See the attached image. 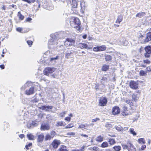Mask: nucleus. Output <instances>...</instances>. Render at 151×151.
<instances>
[{
	"label": "nucleus",
	"instance_id": "7ed1b4c3",
	"mask_svg": "<svg viewBox=\"0 0 151 151\" xmlns=\"http://www.w3.org/2000/svg\"><path fill=\"white\" fill-rule=\"evenodd\" d=\"M70 23L72 27L75 28L76 26L80 25V22L78 18L72 17L70 19Z\"/></svg>",
	"mask_w": 151,
	"mask_h": 151
},
{
	"label": "nucleus",
	"instance_id": "39448f33",
	"mask_svg": "<svg viewBox=\"0 0 151 151\" xmlns=\"http://www.w3.org/2000/svg\"><path fill=\"white\" fill-rule=\"evenodd\" d=\"M107 102V99L104 97H101L99 100L98 105L100 106H106Z\"/></svg>",
	"mask_w": 151,
	"mask_h": 151
},
{
	"label": "nucleus",
	"instance_id": "5fc2aeb1",
	"mask_svg": "<svg viewBox=\"0 0 151 151\" xmlns=\"http://www.w3.org/2000/svg\"><path fill=\"white\" fill-rule=\"evenodd\" d=\"M56 134V132L54 131H52L51 132L50 135L52 138Z\"/></svg>",
	"mask_w": 151,
	"mask_h": 151
},
{
	"label": "nucleus",
	"instance_id": "c03bdc74",
	"mask_svg": "<svg viewBox=\"0 0 151 151\" xmlns=\"http://www.w3.org/2000/svg\"><path fill=\"white\" fill-rule=\"evenodd\" d=\"M52 138L50 134H47L45 136V140H50Z\"/></svg>",
	"mask_w": 151,
	"mask_h": 151
},
{
	"label": "nucleus",
	"instance_id": "b1692460",
	"mask_svg": "<svg viewBox=\"0 0 151 151\" xmlns=\"http://www.w3.org/2000/svg\"><path fill=\"white\" fill-rule=\"evenodd\" d=\"M27 137L29 140H33L35 139V137L31 133H28L27 135Z\"/></svg>",
	"mask_w": 151,
	"mask_h": 151
},
{
	"label": "nucleus",
	"instance_id": "1a4fd4ad",
	"mask_svg": "<svg viewBox=\"0 0 151 151\" xmlns=\"http://www.w3.org/2000/svg\"><path fill=\"white\" fill-rule=\"evenodd\" d=\"M138 83L136 81H131L129 83L130 87L133 89H137L138 88Z\"/></svg>",
	"mask_w": 151,
	"mask_h": 151
},
{
	"label": "nucleus",
	"instance_id": "aec40b11",
	"mask_svg": "<svg viewBox=\"0 0 151 151\" xmlns=\"http://www.w3.org/2000/svg\"><path fill=\"white\" fill-rule=\"evenodd\" d=\"M44 136L42 134H40V135H38L37 141L38 142H42L44 139Z\"/></svg>",
	"mask_w": 151,
	"mask_h": 151
},
{
	"label": "nucleus",
	"instance_id": "09e8293b",
	"mask_svg": "<svg viewBox=\"0 0 151 151\" xmlns=\"http://www.w3.org/2000/svg\"><path fill=\"white\" fill-rule=\"evenodd\" d=\"M85 147V146H83L81 147V149L80 150H73L71 151H84Z\"/></svg>",
	"mask_w": 151,
	"mask_h": 151
},
{
	"label": "nucleus",
	"instance_id": "69168bd1",
	"mask_svg": "<svg viewBox=\"0 0 151 151\" xmlns=\"http://www.w3.org/2000/svg\"><path fill=\"white\" fill-rule=\"evenodd\" d=\"M92 151H98L99 150V148L97 147H94L92 148Z\"/></svg>",
	"mask_w": 151,
	"mask_h": 151
},
{
	"label": "nucleus",
	"instance_id": "cd10ccee",
	"mask_svg": "<svg viewBox=\"0 0 151 151\" xmlns=\"http://www.w3.org/2000/svg\"><path fill=\"white\" fill-rule=\"evenodd\" d=\"M80 5L81 6V10L83 11V10L86 7L85 2L83 1H81L80 3Z\"/></svg>",
	"mask_w": 151,
	"mask_h": 151
},
{
	"label": "nucleus",
	"instance_id": "ddd939ff",
	"mask_svg": "<svg viewBox=\"0 0 151 151\" xmlns=\"http://www.w3.org/2000/svg\"><path fill=\"white\" fill-rule=\"evenodd\" d=\"M151 40V32H149L146 34V37L143 41V43H145Z\"/></svg>",
	"mask_w": 151,
	"mask_h": 151
},
{
	"label": "nucleus",
	"instance_id": "79ce46f5",
	"mask_svg": "<svg viewBox=\"0 0 151 151\" xmlns=\"http://www.w3.org/2000/svg\"><path fill=\"white\" fill-rule=\"evenodd\" d=\"M66 113H67V112L66 111H63V112L60 113L59 114V117H63L65 115V114H66Z\"/></svg>",
	"mask_w": 151,
	"mask_h": 151
},
{
	"label": "nucleus",
	"instance_id": "bf43d9fd",
	"mask_svg": "<svg viewBox=\"0 0 151 151\" xmlns=\"http://www.w3.org/2000/svg\"><path fill=\"white\" fill-rule=\"evenodd\" d=\"M150 53H147L145 52V56L146 58H149L150 56Z\"/></svg>",
	"mask_w": 151,
	"mask_h": 151
},
{
	"label": "nucleus",
	"instance_id": "a878e982",
	"mask_svg": "<svg viewBox=\"0 0 151 151\" xmlns=\"http://www.w3.org/2000/svg\"><path fill=\"white\" fill-rule=\"evenodd\" d=\"M124 102L128 104L130 106H133L134 105L132 101L129 99L125 100Z\"/></svg>",
	"mask_w": 151,
	"mask_h": 151
},
{
	"label": "nucleus",
	"instance_id": "72a5a7b5",
	"mask_svg": "<svg viewBox=\"0 0 151 151\" xmlns=\"http://www.w3.org/2000/svg\"><path fill=\"white\" fill-rule=\"evenodd\" d=\"M96 140L99 142H101L103 140V137L101 135L98 136L96 139Z\"/></svg>",
	"mask_w": 151,
	"mask_h": 151
},
{
	"label": "nucleus",
	"instance_id": "8fccbe9b",
	"mask_svg": "<svg viewBox=\"0 0 151 151\" xmlns=\"http://www.w3.org/2000/svg\"><path fill=\"white\" fill-rule=\"evenodd\" d=\"M32 124L33 127H34L37 126L38 124L35 121H32Z\"/></svg>",
	"mask_w": 151,
	"mask_h": 151
},
{
	"label": "nucleus",
	"instance_id": "e2e57ef3",
	"mask_svg": "<svg viewBox=\"0 0 151 151\" xmlns=\"http://www.w3.org/2000/svg\"><path fill=\"white\" fill-rule=\"evenodd\" d=\"M27 43L29 46L32 45V42L31 40H28L27 41Z\"/></svg>",
	"mask_w": 151,
	"mask_h": 151
},
{
	"label": "nucleus",
	"instance_id": "a18cd8bd",
	"mask_svg": "<svg viewBox=\"0 0 151 151\" xmlns=\"http://www.w3.org/2000/svg\"><path fill=\"white\" fill-rule=\"evenodd\" d=\"M99 46L94 47L93 49V50L94 52L100 51Z\"/></svg>",
	"mask_w": 151,
	"mask_h": 151
},
{
	"label": "nucleus",
	"instance_id": "e433bc0d",
	"mask_svg": "<svg viewBox=\"0 0 151 151\" xmlns=\"http://www.w3.org/2000/svg\"><path fill=\"white\" fill-rule=\"evenodd\" d=\"M113 148L115 151H119L121 149V147L119 146H114Z\"/></svg>",
	"mask_w": 151,
	"mask_h": 151
},
{
	"label": "nucleus",
	"instance_id": "9b49d317",
	"mask_svg": "<svg viewBox=\"0 0 151 151\" xmlns=\"http://www.w3.org/2000/svg\"><path fill=\"white\" fill-rule=\"evenodd\" d=\"M115 128L118 131L121 132H122L127 131L128 129V127H124L123 128L119 125L117 126H115Z\"/></svg>",
	"mask_w": 151,
	"mask_h": 151
},
{
	"label": "nucleus",
	"instance_id": "13d9d810",
	"mask_svg": "<svg viewBox=\"0 0 151 151\" xmlns=\"http://www.w3.org/2000/svg\"><path fill=\"white\" fill-rule=\"evenodd\" d=\"M27 127L28 128H32V122L29 123L27 124Z\"/></svg>",
	"mask_w": 151,
	"mask_h": 151
},
{
	"label": "nucleus",
	"instance_id": "4468645a",
	"mask_svg": "<svg viewBox=\"0 0 151 151\" xmlns=\"http://www.w3.org/2000/svg\"><path fill=\"white\" fill-rule=\"evenodd\" d=\"M53 106H43L40 107H39L40 109H42L43 110H45L46 111H49L50 110L52 109Z\"/></svg>",
	"mask_w": 151,
	"mask_h": 151
},
{
	"label": "nucleus",
	"instance_id": "0e129e2a",
	"mask_svg": "<svg viewBox=\"0 0 151 151\" xmlns=\"http://www.w3.org/2000/svg\"><path fill=\"white\" fill-rule=\"evenodd\" d=\"M99 120H100V119L99 118H96L95 119H92L91 121L92 122H95Z\"/></svg>",
	"mask_w": 151,
	"mask_h": 151
},
{
	"label": "nucleus",
	"instance_id": "0eeeda50",
	"mask_svg": "<svg viewBox=\"0 0 151 151\" xmlns=\"http://www.w3.org/2000/svg\"><path fill=\"white\" fill-rule=\"evenodd\" d=\"M120 108L117 106H115L112 108V114L113 115H118L120 113Z\"/></svg>",
	"mask_w": 151,
	"mask_h": 151
},
{
	"label": "nucleus",
	"instance_id": "ea45409f",
	"mask_svg": "<svg viewBox=\"0 0 151 151\" xmlns=\"http://www.w3.org/2000/svg\"><path fill=\"white\" fill-rule=\"evenodd\" d=\"M74 127L73 123H70L66 126L65 127V129H69L71 128Z\"/></svg>",
	"mask_w": 151,
	"mask_h": 151
},
{
	"label": "nucleus",
	"instance_id": "7c9ffc66",
	"mask_svg": "<svg viewBox=\"0 0 151 151\" xmlns=\"http://www.w3.org/2000/svg\"><path fill=\"white\" fill-rule=\"evenodd\" d=\"M109 66L106 65H104L102 67V70L104 71H106L109 69Z\"/></svg>",
	"mask_w": 151,
	"mask_h": 151
},
{
	"label": "nucleus",
	"instance_id": "4c0bfd02",
	"mask_svg": "<svg viewBox=\"0 0 151 151\" xmlns=\"http://www.w3.org/2000/svg\"><path fill=\"white\" fill-rule=\"evenodd\" d=\"M129 131L130 133L133 134L134 136H136L137 135V134L134 131V129L130 128Z\"/></svg>",
	"mask_w": 151,
	"mask_h": 151
},
{
	"label": "nucleus",
	"instance_id": "2eb2a0df",
	"mask_svg": "<svg viewBox=\"0 0 151 151\" xmlns=\"http://www.w3.org/2000/svg\"><path fill=\"white\" fill-rule=\"evenodd\" d=\"M60 144V141L59 140H54L51 144L53 147L54 148H57Z\"/></svg>",
	"mask_w": 151,
	"mask_h": 151
},
{
	"label": "nucleus",
	"instance_id": "338daca9",
	"mask_svg": "<svg viewBox=\"0 0 151 151\" xmlns=\"http://www.w3.org/2000/svg\"><path fill=\"white\" fill-rule=\"evenodd\" d=\"M58 75L57 74H56L55 73H54L53 74H52L51 75L52 77L53 78H56L57 77Z\"/></svg>",
	"mask_w": 151,
	"mask_h": 151
},
{
	"label": "nucleus",
	"instance_id": "f257e3e1",
	"mask_svg": "<svg viewBox=\"0 0 151 151\" xmlns=\"http://www.w3.org/2000/svg\"><path fill=\"white\" fill-rule=\"evenodd\" d=\"M60 41L55 36H53L52 37L49 41L48 42V47L49 49H56L58 47H60L62 45L59 42Z\"/></svg>",
	"mask_w": 151,
	"mask_h": 151
},
{
	"label": "nucleus",
	"instance_id": "393cba45",
	"mask_svg": "<svg viewBox=\"0 0 151 151\" xmlns=\"http://www.w3.org/2000/svg\"><path fill=\"white\" fill-rule=\"evenodd\" d=\"M72 6L74 8H77L78 3L77 0H73L72 2Z\"/></svg>",
	"mask_w": 151,
	"mask_h": 151
},
{
	"label": "nucleus",
	"instance_id": "bb28decb",
	"mask_svg": "<svg viewBox=\"0 0 151 151\" xmlns=\"http://www.w3.org/2000/svg\"><path fill=\"white\" fill-rule=\"evenodd\" d=\"M145 52L149 53H151V46H147L145 48Z\"/></svg>",
	"mask_w": 151,
	"mask_h": 151
},
{
	"label": "nucleus",
	"instance_id": "c9c22d12",
	"mask_svg": "<svg viewBox=\"0 0 151 151\" xmlns=\"http://www.w3.org/2000/svg\"><path fill=\"white\" fill-rule=\"evenodd\" d=\"M17 16L20 19L22 20L24 19V17L21 14L20 12H18Z\"/></svg>",
	"mask_w": 151,
	"mask_h": 151
},
{
	"label": "nucleus",
	"instance_id": "a19ab883",
	"mask_svg": "<svg viewBox=\"0 0 151 151\" xmlns=\"http://www.w3.org/2000/svg\"><path fill=\"white\" fill-rule=\"evenodd\" d=\"M108 146V144L107 142H103L101 145V147L103 148L107 147Z\"/></svg>",
	"mask_w": 151,
	"mask_h": 151
},
{
	"label": "nucleus",
	"instance_id": "473e14b6",
	"mask_svg": "<svg viewBox=\"0 0 151 151\" xmlns=\"http://www.w3.org/2000/svg\"><path fill=\"white\" fill-rule=\"evenodd\" d=\"M138 142L139 143L141 144H145V141L144 138H141L138 139Z\"/></svg>",
	"mask_w": 151,
	"mask_h": 151
},
{
	"label": "nucleus",
	"instance_id": "dca6fc26",
	"mask_svg": "<svg viewBox=\"0 0 151 151\" xmlns=\"http://www.w3.org/2000/svg\"><path fill=\"white\" fill-rule=\"evenodd\" d=\"M50 129V126L47 124H42L41 126V130H48Z\"/></svg>",
	"mask_w": 151,
	"mask_h": 151
},
{
	"label": "nucleus",
	"instance_id": "49530a36",
	"mask_svg": "<svg viewBox=\"0 0 151 151\" xmlns=\"http://www.w3.org/2000/svg\"><path fill=\"white\" fill-rule=\"evenodd\" d=\"M72 54V52H68L66 53L65 55L66 58H69L70 57H71Z\"/></svg>",
	"mask_w": 151,
	"mask_h": 151
},
{
	"label": "nucleus",
	"instance_id": "5701e85b",
	"mask_svg": "<svg viewBox=\"0 0 151 151\" xmlns=\"http://www.w3.org/2000/svg\"><path fill=\"white\" fill-rule=\"evenodd\" d=\"M42 6L44 8L49 10H52L53 8L52 6H50L47 3H43Z\"/></svg>",
	"mask_w": 151,
	"mask_h": 151
},
{
	"label": "nucleus",
	"instance_id": "c756f323",
	"mask_svg": "<svg viewBox=\"0 0 151 151\" xmlns=\"http://www.w3.org/2000/svg\"><path fill=\"white\" fill-rule=\"evenodd\" d=\"M145 14L144 12H140L137 13L136 15V17L141 18L145 15Z\"/></svg>",
	"mask_w": 151,
	"mask_h": 151
},
{
	"label": "nucleus",
	"instance_id": "412c9836",
	"mask_svg": "<svg viewBox=\"0 0 151 151\" xmlns=\"http://www.w3.org/2000/svg\"><path fill=\"white\" fill-rule=\"evenodd\" d=\"M139 99V97L137 95V94L136 93H134L132 95V99L133 101H137Z\"/></svg>",
	"mask_w": 151,
	"mask_h": 151
},
{
	"label": "nucleus",
	"instance_id": "f3484780",
	"mask_svg": "<svg viewBox=\"0 0 151 151\" xmlns=\"http://www.w3.org/2000/svg\"><path fill=\"white\" fill-rule=\"evenodd\" d=\"M58 58L59 56L58 55H56L55 56H54L50 58H49V61L52 63H55L56 60H58Z\"/></svg>",
	"mask_w": 151,
	"mask_h": 151
},
{
	"label": "nucleus",
	"instance_id": "9d476101",
	"mask_svg": "<svg viewBox=\"0 0 151 151\" xmlns=\"http://www.w3.org/2000/svg\"><path fill=\"white\" fill-rule=\"evenodd\" d=\"M101 81L102 83V84H104V85H102V88H100V89L102 92H105L106 91V89L105 88V86L104 85L105 84V83H106L107 82L106 78L104 76L103 77L101 80Z\"/></svg>",
	"mask_w": 151,
	"mask_h": 151
},
{
	"label": "nucleus",
	"instance_id": "774afa93",
	"mask_svg": "<svg viewBox=\"0 0 151 151\" xmlns=\"http://www.w3.org/2000/svg\"><path fill=\"white\" fill-rule=\"evenodd\" d=\"M151 69L150 67H147L146 68V72H150L151 71Z\"/></svg>",
	"mask_w": 151,
	"mask_h": 151
},
{
	"label": "nucleus",
	"instance_id": "864d4df0",
	"mask_svg": "<svg viewBox=\"0 0 151 151\" xmlns=\"http://www.w3.org/2000/svg\"><path fill=\"white\" fill-rule=\"evenodd\" d=\"M99 84H97V83L96 84L95 86V90L96 91H98L99 89Z\"/></svg>",
	"mask_w": 151,
	"mask_h": 151
},
{
	"label": "nucleus",
	"instance_id": "f8f14e48",
	"mask_svg": "<svg viewBox=\"0 0 151 151\" xmlns=\"http://www.w3.org/2000/svg\"><path fill=\"white\" fill-rule=\"evenodd\" d=\"M78 47L82 49H90L92 48V47H89L87 44L82 43H80L78 44Z\"/></svg>",
	"mask_w": 151,
	"mask_h": 151
},
{
	"label": "nucleus",
	"instance_id": "f704fd0d",
	"mask_svg": "<svg viewBox=\"0 0 151 151\" xmlns=\"http://www.w3.org/2000/svg\"><path fill=\"white\" fill-rule=\"evenodd\" d=\"M99 51H104L106 50V47L104 45H102L101 46H99Z\"/></svg>",
	"mask_w": 151,
	"mask_h": 151
},
{
	"label": "nucleus",
	"instance_id": "052dcab7",
	"mask_svg": "<svg viewBox=\"0 0 151 151\" xmlns=\"http://www.w3.org/2000/svg\"><path fill=\"white\" fill-rule=\"evenodd\" d=\"M140 75L141 76H144L145 74V72L143 70H141L139 72Z\"/></svg>",
	"mask_w": 151,
	"mask_h": 151
},
{
	"label": "nucleus",
	"instance_id": "3c124183",
	"mask_svg": "<svg viewBox=\"0 0 151 151\" xmlns=\"http://www.w3.org/2000/svg\"><path fill=\"white\" fill-rule=\"evenodd\" d=\"M123 148L124 149H128L129 148L128 147V143H127V145H125L123 144L122 145Z\"/></svg>",
	"mask_w": 151,
	"mask_h": 151
},
{
	"label": "nucleus",
	"instance_id": "2f4dec72",
	"mask_svg": "<svg viewBox=\"0 0 151 151\" xmlns=\"http://www.w3.org/2000/svg\"><path fill=\"white\" fill-rule=\"evenodd\" d=\"M111 57L109 55H105V59L106 61H111Z\"/></svg>",
	"mask_w": 151,
	"mask_h": 151
},
{
	"label": "nucleus",
	"instance_id": "f03ea898",
	"mask_svg": "<svg viewBox=\"0 0 151 151\" xmlns=\"http://www.w3.org/2000/svg\"><path fill=\"white\" fill-rule=\"evenodd\" d=\"M21 89L22 90L26 89L25 94L27 95H30L34 93V87L32 83L30 81L27 82Z\"/></svg>",
	"mask_w": 151,
	"mask_h": 151
},
{
	"label": "nucleus",
	"instance_id": "58836bf2",
	"mask_svg": "<svg viewBox=\"0 0 151 151\" xmlns=\"http://www.w3.org/2000/svg\"><path fill=\"white\" fill-rule=\"evenodd\" d=\"M122 17L120 16H119L118 17L116 20V22L118 23L119 24L120 23V22L122 21Z\"/></svg>",
	"mask_w": 151,
	"mask_h": 151
},
{
	"label": "nucleus",
	"instance_id": "c85d7f7f",
	"mask_svg": "<svg viewBox=\"0 0 151 151\" xmlns=\"http://www.w3.org/2000/svg\"><path fill=\"white\" fill-rule=\"evenodd\" d=\"M59 151H68L66 147L64 145L61 146L58 149Z\"/></svg>",
	"mask_w": 151,
	"mask_h": 151
},
{
	"label": "nucleus",
	"instance_id": "603ef678",
	"mask_svg": "<svg viewBox=\"0 0 151 151\" xmlns=\"http://www.w3.org/2000/svg\"><path fill=\"white\" fill-rule=\"evenodd\" d=\"M143 61L144 63H146L147 64H150L151 63L150 61L148 59L144 60Z\"/></svg>",
	"mask_w": 151,
	"mask_h": 151
},
{
	"label": "nucleus",
	"instance_id": "680f3d73",
	"mask_svg": "<svg viewBox=\"0 0 151 151\" xmlns=\"http://www.w3.org/2000/svg\"><path fill=\"white\" fill-rule=\"evenodd\" d=\"M32 19L30 18H27L26 19V20L25 21V22H31V21L32 20Z\"/></svg>",
	"mask_w": 151,
	"mask_h": 151
},
{
	"label": "nucleus",
	"instance_id": "4d7b16f0",
	"mask_svg": "<svg viewBox=\"0 0 151 151\" xmlns=\"http://www.w3.org/2000/svg\"><path fill=\"white\" fill-rule=\"evenodd\" d=\"M16 30H17V31L19 32H20L21 33H23L22 32V28H21V27L17 28Z\"/></svg>",
	"mask_w": 151,
	"mask_h": 151
},
{
	"label": "nucleus",
	"instance_id": "20e7f679",
	"mask_svg": "<svg viewBox=\"0 0 151 151\" xmlns=\"http://www.w3.org/2000/svg\"><path fill=\"white\" fill-rule=\"evenodd\" d=\"M56 70V68H47L44 70V73L45 75L49 76L50 74L55 72Z\"/></svg>",
	"mask_w": 151,
	"mask_h": 151
},
{
	"label": "nucleus",
	"instance_id": "de8ad7c7",
	"mask_svg": "<svg viewBox=\"0 0 151 151\" xmlns=\"http://www.w3.org/2000/svg\"><path fill=\"white\" fill-rule=\"evenodd\" d=\"M32 145V143H30L28 144V145H26L25 146V147L26 149L27 150H28L30 148V147H31Z\"/></svg>",
	"mask_w": 151,
	"mask_h": 151
},
{
	"label": "nucleus",
	"instance_id": "423d86ee",
	"mask_svg": "<svg viewBox=\"0 0 151 151\" xmlns=\"http://www.w3.org/2000/svg\"><path fill=\"white\" fill-rule=\"evenodd\" d=\"M64 44L65 46H67L69 45H73L75 46V41L71 39L68 38L64 42Z\"/></svg>",
	"mask_w": 151,
	"mask_h": 151
},
{
	"label": "nucleus",
	"instance_id": "a211bd4d",
	"mask_svg": "<svg viewBox=\"0 0 151 151\" xmlns=\"http://www.w3.org/2000/svg\"><path fill=\"white\" fill-rule=\"evenodd\" d=\"M66 125L64 122L62 121H59L56 122V126L57 127H64Z\"/></svg>",
	"mask_w": 151,
	"mask_h": 151
},
{
	"label": "nucleus",
	"instance_id": "37998d69",
	"mask_svg": "<svg viewBox=\"0 0 151 151\" xmlns=\"http://www.w3.org/2000/svg\"><path fill=\"white\" fill-rule=\"evenodd\" d=\"M109 142L111 145H114L116 143L115 141L113 139H109Z\"/></svg>",
	"mask_w": 151,
	"mask_h": 151
},
{
	"label": "nucleus",
	"instance_id": "6ab92c4d",
	"mask_svg": "<svg viewBox=\"0 0 151 151\" xmlns=\"http://www.w3.org/2000/svg\"><path fill=\"white\" fill-rule=\"evenodd\" d=\"M89 126V125L87 124H81L79 125L78 128L81 129L82 130H83L84 129H86V127L88 126Z\"/></svg>",
	"mask_w": 151,
	"mask_h": 151
},
{
	"label": "nucleus",
	"instance_id": "6e6d98bb",
	"mask_svg": "<svg viewBox=\"0 0 151 151\" xmlns=\"http://www.w3.org/2000/svg\"><path fill=\"white\" fill-rule=\"evenodd\" d=\"M71 119V118L69 116H67L65 118V121H68V122H70Z\"/></svg>",
	"mask_w": 151,
	"mask_h": 151
},
{
	"label": "nucleus",
	"instance_id": "6e6552de",
	"mask_svg": "<svg viewBox=\"0 0 151 151\" xmlns=\"http://www.w3.org/2000/svg\"><path fill=\"white\" fill-rule=\"evenodd\" d=\"M132 113L129 110L127 109V108L126 106H124L122 108V115L123 116H128L130 115Z\"/></svg>",
	"mask_w": 151,
	"mask_h": 151
},
{
	"label": "nucleus",
	"instance_id": "4be33fe9",
	"mask_svg": "<svg viewBox=\"0 0 151 151\" xmlns=\"http://www.w3.org/2000/svg\"><path fill=\"white\" fill-rule=\"evenodd\" d=\"M128 151H129V150H131L132 151H135L136 150L135 148L134 147L133 145L130 142L128 143Z\"/></svg>",
	"mask_w": 151,
	"mask_h": 151
}]
</instances>
